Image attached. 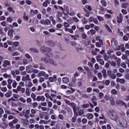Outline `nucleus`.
I'll use <instances>...</instances> for the list:
<instances>
[{"instance_id": "f704fd0d", "label": "nucleus", "mask_w": 129, "mask_h": 129, "mask_svg": "<svg viewBox=\"0 0 129 129\" xmlns=\"http://www.w3.org/2000/svg\"><path fill=\"white\" fill-rule=\"evenodd\" d=\"M105 27L107 30V31H108V32H109L110 33H111V29H110V27H109V26H108V25L105 24Z\"/></svg>"}, {"instance_id": "423d86ee", "label": "nucleus", "mask_w": 129, "mask_h": 129, "mask_svg": "<svg viewBox=\"0 0 129 129\" xmlns=\"http://www.w3.org/2000/svg\"><path fill=\"white\" fill-rule=\"evenodd\" d=\"M40 23L41 24V25H50V24H51V21H50V20L46 19V20H44V19H42L40 21Z\"/></svg>"}, {"instance_id": "5701e85b", "label": "nucleus", "mask_w": 129, "mask_h": 129, "mask_svg": "<svg viewBox=\"0 0 129 129\" xmlns=\"http://www.w3.org/2000/svg\"><path fill=\"white\" fill-rule=\"evenodd\" d=\"M21 121L22 122V123H23V124H25L26 125H28V124H29V120H27V119H22L21 120Z\"/></svg>"}, {"instance_id": "2f4dec72", "label": "nucleus", "mask_w": 129, "mask_h": 129, "mask_svg": "<svg viewBox=\"0 0 129 129\" xmlns=\"http://www.w3.org/2000/svg\"><path fill=\"white\" fill-rule=\"evenodd\" d=\"M11 73L14 77V78H16V77H17V75H16V71H15V70H12L11 71Z\"/></svg>"}, {"instance_id": "c85d7f7f", "label": "nucleus", "mask_w": 129, "mask_h": 129, "mask_svg": "<svg viewBox=\"0 0 129 129\" xmlns=\"http://www.w3.org/2000/svg\"><path fill=\"white\" fill-rule=\"evenodd\" d=\"M40 51H41L42 53H45V52H46V47L44 45L42 46L40 48Z\"/></svg>"}, {"instance_id": "6e6552de", "label": "nucleus", "mask_w": 129, "mask_h": 129, "mask_svg": "<svg viewBox=\"0 0 129 129\" xmlns=\"http://www.w3.org/2000/svg\"><path fill=\"white\" fill-rule=\"evenodd\" d=\"M89 22L90 23H92V22H93L94 24H97V23H98V20H97V19L94 18L93 17H90L89 19Z\"/></svg>"}, {"instance_id": "bb28decb", "label": "nucleus", "mask_w": 129, "mask_h": 129, "mask_svg": "<svg viewBox=\"0 0 129 129\" xmlns=\"http://www.w3.org/2000/svg\"><path fill=\"white\" fill-rule=\"evenodd\" d=\"M25 93H26V95L27 96H30V94H31V93L30 92V89L29 88H26V92H25Z\"/></svg>"}, {"instance_id": "dca6fc26", "label": "nucleus", "mask_w": 129, "mask_h": 129, "mask_svg": "<svg viewBox=\"0 0 129 129\" xmlns=\"http://www.w3.org/2000/svg\"><path fill=\"white\" fill-rule=\"evenodd\" d=\"M57 80V77L54 75L52 77L49 78V82H54V81H56Z\"/></svg>"}, {"instance_id": "c9c22d12", "label": "nucleus", "mask_w": 129, "mask_h": 129, "mask_svg": "<svg viewBox=\"0 0 129 129\" xmlns=\"http://www.w3.org/2000/svg\"><path fill=\"white\" fill-rule=\"evenodd\" d=\"M8 50L9 51H10L11 52H14V51H15V50H16V47L13 46L12 47H9L8 48Z\"/></svg>"}, {"instance_id": "6ab92c4d", "label": "nucleus", "mask_w": 129, "mask_h": 129, "mask_svg": "<svg viewBox=\"0 0 129 129\" xmlns=\"http://www.w3.org/2000/svg\"><path fill=\"white\" fill-rule=\"evenodd\" d=\"M48 112H43L41 113L40 114L39 116L40 117V118H45V116L46 115V114H47Z\"/></svg>"}, {"instance_id": "0eeeda50", "label": "nucleus", "mask_w": 129, "mask_h": 129, "mask_svg": "<svg viewBox=\"0 0 129 129\" xmlns=\"http://www.w3.org/2000/svg\"><path fill=\"white\" fill-rule=\"evenodd\" d=\"M34 69H33V66L29 65L26 67V71L27 72V73H33V70Z\"/></svg>"}, {"instance_id": "a19ab883", "label": "nucleus", "mask_w": 129, "mask_h": 129, "mask_svg": "<svg viewBox=\"0 0 129 129\" xmlns=\"http://www.w3.org/2000/svg\"><path fill=\"white\" fill-rule=\"evenodd\" d=\"M97 62H99L100 65H104V60H103L102 59L99 60Z\"/></svg>"}, {"instance_id": "bf43d9fd", "label": "nucleus", "mask_w": 129, "mask_h": 129, "mask_svg": "<svg viewBox=\"0 0 129 129\" xmlns=\"http://www.w3.org/2000/svg\"><path fill=\"white\" fill-rule=\"evenodd\" d=\"M8 11L10 12H13V14H14V13H15V11L13 10V8H12V7H9L8 8Z\"/></svg>"}, {"instance_id": "052dcab7", "label": "nucleus", "mask_w": 129, "mask_h": 129, "mask_svg": "<svg viewBox=\"0 0 129 129\" xmlns=\"http://www.w3.org/2000/svg\"><path fill=\"white\" fill-rule=\"evenodd\" d=\"M110 66V65L109 64V63L108 62H106L105 64H104V67L105 68H106V69L109 68V67Z\"/></svg>"}, {"instance_id": "ea45409f", "label": "nucleus", "mask_w": 129, "mask_h": 129, "mask_svg": "<svg viewBox=\"0 0 129 129\" xmlns=\"http://www.w3.org/2000/svg\"><path fill=\"white\" fill-rule=\"evenodd\" d=\"M58 118L61 120H65V117L62 114L58 115Z\"/></svg>"}, {"instance_id": "f03ea898", "label": "nucleus", "mask_w": 129, "mask_h": 129, "mask_svg": "<svg viewBox=\"0 0 129 129\" xmlns=\"http://www.w3.org/2000/svg\"><path fill=\"white\" fill-rule=\"evenodd\" d=\"M108 114L112 120H114L115 121H117L118 119V115L115 112V111L111 110H109L108 113Z\"/></svg>"}, {"instance_id": "4d7b16f0", "label": "nucleus", "mask_w": 129, "mask_h": 129, "mask_svg": "<svg viewBox=\"0 0 129 129\" xmlns=\"http://www.w3.org/2000/svg\"><path fill=\"white\" fill-rule=\"evenodd\" d=\"M94 68L96 70H99V65L98 63H95L94 65Z\"/></svg>"}, {"instance_id": "cd10ccee", "label": "nucleus", "mask_w": 129, "mask_h": 129, "mask_svg": "<svg viewBox=\"0 0 129 129\" xmlns=\"http://www.w3.org/2000/svg\"><path fill=\"white\" fill-rule=\"evenodd\" d=\"M5 112L7 114H13V115H16V113L11 112L9 110L5 109Z\"/></svg>"}, {"instance_id": "4c0bfd02", "label": "nucleus", "mask_w": 129, "mask_h": 129, "mask_svg": "<svg viewBox=\"0 0 129 129\" xmlns=\"http://www.w3.org/2000/svg\"><path fill=\"white\" fill-rule=\"evenodd\" d=\"M13 97L15 99H19V98H20V95L18 94H13Z\"/></svg>"}, {"instance_id": "393cba45", "label": "nucleus", "mask_w": 129, "mask_h": 129, "mask_svg": "<svg viewBox=\"0 0 129 129\" xmlns=\"http://www.w3.org/2000/svg\"><path fill=\"white\" fill-rule=\"evenodd\" d=\"M79 37L80 36L78 34H75V35H72V38L76 40H77Z\"/></svg>"}, {"instance_id": "a18cd8bd", "label": "nucleus", "mask_w": 129, "mask_h": 129, "mask_svg": "<svg viewBox=\"0 0 129 129\" xmlns=\"http://www.w3.org/2000/svg\"><path fill=\"white\" fill-rule=\"evenodd\" d=\"M128 6H129V4L128 3H124L122 5L121 7L124 9H126Z\"/></svg>"}, {"instance_id": "4be33fe9", "label": "nucleus", "mask_w": 129, "mask_h": 129, "mask_svg": "<svg viewBox=\"0 0 129 129\" xmlns=\"http://www.w3.org/2000/svg\"><path fill=\"white\" fill-rule=\"evenodd\" d=\"M62 82H63V83H68V82H69V78L68 77L63 78Z\"/></svg>"}, {"instance_id": "69168bd1", "label": "nucleus", "mask_w": 129, "mask_h": 129, "mask_svg": "<svg viewBox=\"0 0 129 129\" xmlns=\"http://www.w3.org/2000/svg\"><path fill=\"white\" fill-rule=\"evenodd\" d=\"M36 76L37 75L35 73H33L31 76V79H35Z\"/></svg>"}, {"instance_id": "e2e57ef3", "label": "nucleus", "mask_w": 129, "mask_h": 129, "mask_svg": "<svg viewBox=\"0 0 129 129\" xmlns=\"http://www.w3.org/2000/svg\"><path fill=\"white\" fill-rule=\"evenodd\" d=\"M31 112L33 114H36V113H37V111L35 110V109H31Z\"/></svg>"}, {"instance_id": "c03bdc74", "label": "nucleus", "mask_w": 129, "mask_h": 129, "mask_svg": "<svg viewBox=\"0 0 129 129\" xmlns=\"http://www.w3.org/2000/svg\"><path fill=\"white\" fill-rule=\"evenodd\" d=\"M71 90H72V91H70V90H68L67 91V93L68 94H69V95H70V94H71V93L72 92H74V91H75V90L74 89L71 88Z\"/></svg>"}, {"instance_id": "79ce46f5", "label": "nucleus", "mask_w": 129, "mask_h": 129, "mask_svg": "<svg viewBox=\"0 0 129 129\" xmlns=\"http://www.w3.org/2000/svg\"><path fill=\"white\" fill-rule=\"evenodd\" d=\"M97 77L99 78V79L101 80V79H102V74H101V73L100 72L98 73L97 74Z\"/></svg>"}, {"instance_id": "ddd939ff", "label": "nucleus", "mask_w": 129, "mask_h": 129, "mask_svg": "<svg viewBox=\"0 0 129 129\" xmlns=\"http://www.w3.org/2000/svg\"><path fill=\"white\" fill-rule=\"evenodd\" d=\"M11 66V62L9 60H4V63L3 64V67H7V66Z\"/></svg>"}, {"instance_id": "680f3d73", "label": "nucleus", "mask_w": 129, "mask_h": 129, "mask_svg": "<svg viewBox=\"0 0 129 129\" xmlns=\"http://www.w3.org/2000/svg\"><path fill=\"white\" fill-rule=\"evenodd\" d=\"M101 4H102V6H103L104 7H106V6L107 5V3H106V2L104 1H102Z\"/></svg>"}, {"instance_id": "473e14b6", "label": "nucleus", "mask_w": 129, "mask_h": 129, "mask_svg": "<svg viewBox=\"0 0 129 129\" xmlns=\"http://www.w3.org/2000/svg\"><path fill=\"white\" fill-rule=\"evenodd\" d=\"M69 11V8H68V7L65 5L63 6V12H66V13H68Z\"/></svg>"}, {"instance_id": "f257e3e1", "label": "nucleus", "mask_w": 129, "mask_h": 129, "mask_svg": "<svg viewBox=\"0 0 129 129\" xmlns=\"http://www.w3.org/2000/svg\"><path fill=\"white\" fill-rule=\"evenodd\" d=\"M45 55L46 56L45 57H42L40 60L41 62H44L45 64L57 66V63L54 61V60L49 58V54L46 53Z\"/></svg>"}, {"instance_id": "4468645a", "label": "nucleus", "mask_w": 129, "mask_h": 129, "mask_svg": "<svg viewBox=\"0 0 129 129\" xmlns=\"http://www.w3.org/2000/svg\"><path fill=\"white\" fill-rule=\"evenodd\" d=\"M71 106H72V107L73 108V109L74 110V112H76V111H77V108H76V104L72 102L71 103Z\"/></svg>"}, {"instance_id": "09e8293b", "label": "nucleus", "mask_w": 129, "mask_h": 129, "mask_svg": "<svg viewBox=\"0 0 129 129\" xmlns=\"http://www.w3.org/2000/svg\"><path fill=\"white\" fill-rule=\"evenodd\" d=\"M63 26L64 28H69L70 27V24L67 22H64L63 24Z\"/></svg>"}, {"instance_id": "aec40b11", "label": "nucleus", "mask_w": 129, "mask_h": 129, "mask_svg": "<svg viewBox=\"0 0 129 129\" xmlns=\"http://www.w3.org/2000/svg\"><path fill=\"white\" fill-rule=\"evenodd\" d=\"M102 73L103 74V77L104 78H106L107 77V75H106V70L105 69H103L102 71Z\"/></svg>"}, {"instance_id": "f8f14e48", "label": "nucleus", "mask_w": 129, "mask_h": 129, "mask_svg": "<svg viewBox=\"0 0 129 129\" xmlns=\"http://www.w3.org/2000/svg\"><path fill=\"white\" fill-rule=\"evenodd\" d=\"M116 81L117 83L119 82L121 84H124L125 83V80H124V79L117 78Z\"/></svg>"}, {"instance_id": "37998d69", "label": "nucleus", "mask_w": 129, "mask_h": 129, "mask_svg": "<svg viewBox=\"0 0 129 129\" xmlns=\"http://www.w3.org/2000/svg\"><path fill=\"white\" fill-rule=\"evenodd\" d=\"M3 118L2 119L3 121H6V119L8 118V114H4L3 115Z\"/></svg>"}, {"instance_id": "f3484780", "label": "nucleus", "mask_w": 129, "mask_h": 129, "mask_svg": "<svg viewBox=\"0 0 129 129\" xmlns=\"http://www.w3.org/2000/svg\"><path fill=\"white\" fill-rule=\"evenodd\" d=\"M123 19V17L122 16V14H119V17L118 18L117 22L119 24L122 22V19Z\"/></svg>"}, {"instance_id": "6e6d98bb", "label": "nucleus", "mask_w": 129, "mask_h": 129, "mask_svg": "<svg viewBox=\"0 0 129 129\" xmlns=\"http://www.w3.org/2000/svg\"><path fill=\"white\" fill-rule=\"evenodd\" d=\"M48 45L50 47H53L54 46V42H53L52 41H49L48 42Z\"/></svg>"}, {"instance_id": "864d4df0", "label": "nucleus", "mask_w": 129, "mask_h": 129, "mask_svg": "<svg viewBox=\"0 0 129 129\" xmlns=\"http://www.w3.org/2000/svg\"><path fill=\"white\" fill-rule=\"evenodd\" d=\"M101 45H103V43L102 44V43H101V42H97V43H96V47H98L99 48L100 47H101Z\"/></svg>"}, {"instance_id": "9d476101", "label": "nucleus", "mask_w": 129, "mask_h": 129, "mask_svg": "<svg viewBox=\"0 0 129 129\" xmlns=\"http://www.w3.org/2000/svg\"><path fill=\"white\" fill-rule=\"evenodd\" d=\"M15 32V30H14V29H10L8 32V35H9V37H10L11 38H13V37H14V35L13 34H14V32Z\"/></svg>"}, {"instance_id": "9b49d317", "label": "nucleus", "mask_w": 129, "mask_h": 129, "mask_svg": "<svg viewBox=\"0 0 129 129\" xmlns=\"http://www.w3.org/2000/svg\"><path fill=\"white\" fill-rule=\"evenodd\" d=\"M36 100L37 101H44L45 100H46V99L45 98V97L44 96H38L36 98Z\"/></svg>"}, {"instance_id": "b1692460", "label": "nucleus", "mask_w": 129, "mask_h": 129, "mask_svg": "<svg viewBox=\"0 0 129 129\" xmlns=\"http://www.w3.org/2000/svg\"><path fill=\"white\" fill-rule=\"evenodd\" d=\"M12 91H9L5 94L6 97H11L12 96Z\"/></svg>"}, {"instance_id": "72a5a7b5", "label": "nucleus", "mask_w": 129, "mask_h": 129, "mask_svg": "<svg viewBox=\"0 0 129 129\" xmlns=\"http://www.w3.org/2000/svg\"><path fill=\"white\" fill-rule=\"evenodd\" d=\"M110 102L111 105H114V103H115V102H114V99H113V98L112 97H110Z\"/></svg>"}, {"instance_id": "a211bd4d", "label": "nucleus", "mask_w": 129, "mask_h": 129, "mask_svg": "<svg viewBox=\"0 0 129 129\" xmlns=\"http://www.w3.org/2000/svg\"><path fill=\"white\" fill-rule=\"evenodd\" d=\"M93 117H94V115L92 113H88L87 114V118L88 119H93Z\"/></svg>"}, {"instance_id": "8fccbe9b", "label": "nucleus", "mask_w": 129, "mask_h": 129, "mask_svg": "<svg viewBox=\"0 0 129 129\" xmlns=\"http://www.w3.org/2000/svg\"><path fill=\"white\" fill-rule=\"evenodd\" d=\"M104 96V95L103 94V93H100L99 94V97L100 99H102Z\"/></svg>"}, {"instance_id": "49530a36", "label": "nucleus", "mask_w": 129, "mask_h": 129, "mask_svg": "<svg viewBox=\"0 0 129 129\" xmlns=\"http://www.w3.org/2000/svg\"><path fill=\"white\" fill-rule=\"evenodd\" d=\"M116 76H117V77H122L123 75L121 73L118 72L116 74Z\"/></svg>"}, {"instance_id": "338daca9", "label": "nucleus", "mask_w": 129, "mask_h": 129, "mask_svg": "<svg viewBox=\"0 0 129 129\" xmlns=\"http://www.w3.org/2000/svg\"><path fill=\"white\" fill-rule=\"evenodd\" d=\"M82 123H83L84 124L86 123L87 122V119L84 118L82 120Z\"/></svg>"}, {"instance_id": "7c9ffc66", "label": "nucleus", "mask_w": 129, "mask_h": 129, "mask_svg": "<svg viewBox=\"0 0 129 129\" xmlns=\"http://www.w3.org/2000/svg\"><path fill=\"white\" fill-rule=\"evenodd\" d=\"M48 4L50 5V2L48 0H47L45 2H44L42 5H43V7H47Z\"/></svg>"}, {"instance_id": "a878e982", "label": "nucleus", "mask_w": 129, "mask_h": 129, "mask_svg": "<svg viewBox=\"0 0 129 129\" xmlns=\"http://www.w3.org/2000/svg\"><path fill=\"white\" fill-rule=\"evenodd\" d=\"M111 79H113V80H114V79H116V75L114 74H112L110 76H109Z\"/></svg>"}, {"instance_id": "0e129e2a", "label": "nucleus", "mask_w": 129, "mask_h": 129, "mask_svg": "<svg viewBox=\"0 0 129 129\" xmlns=\"http://www.w3.org/2000/svg\"><path fill=\"white\" fill-rule=\"evenodd\" d=\"M28 87H32L33 86V83L32 82L29 81L27 85Z\"/></svg>"}, {"instance_id": "603ef678", "label": "nucleus", "mask_w": 129, "mask_h": 129, "mask_svg": "<svg viewBox=\"0 0 129 129\" xmlns=\"http://www.w3.org/2000/svg\"><path fill=\"white\" fill-rule=\"evenodd\" d=\"M1 90L3 92H7V91H8V89L6 87H4L1 88Z\"/></svg>"}, {"instance_id": "412c9836", "label": "nucleus", "mask_w": 129, "mask_h": 129, "mask_svg": "<svg viewBox=\"0 0 129 129\" xmlns=\"http://www.w3.org/2000/svg\"><path fill=\"white\" fill-rule=\"evenodd\" d=\"M29 50L31 52H33V53H39V50H38L36 48H30Z\"/></svg>"}, {"instance_id": "13d9d810", "label": "nucleus", "mask_w": 129, "mask_h": 129, "mask_svg": "<svg viewBox=\"0 0 129 129\" xmlns=\"http://www.w3.org/2000/svg\"><path fill=\"white\" fill-rule=\"evenodd\" d=\"M101 55L100 54H98L97 56H96V59H97V61H99V60L101 59Z\"/></svg>"}, {"instance_id": "3c124183", "label": "nucleus", "mask_w": 129, "mask_h": 129, "mask_svg": "<svg viewBox=\"0 0 129 129\" xmlns=\"http://www.w3.org/2000/svg\"><path fill=\"white\" fill-rule=\"evenodd\" d=\"M84 114V111L83 110H80L79 111V115H80V116H82V115H83Z\"/></svg>"}, {"instance_id": "e433bc0d", "label": "nucleus", "mask_w": 129, "mask_h": 129, "mask_svg": "<svg viewBox=\"0 0 129 129\" xmlns=\"http://www.w3.org/2000/svg\"><path fill=\"white\" fill-rule=\"evenodd\" d=\"M3 77L4 78H11V75H8V74L6 73L3 75Z\"/></svg>"}, {"instance_id": "20e7f679", "label": "nucleus", "mask_w": 129, "mask_h": 129, "mask_svg": "<svg viewBox=\"0 0 129 129\" xmlns=\"http://www.w3.org/2000/svg\"><path fill=\"white\" fill-rule=\"evenodd\" d=\"M119 122L121 125L124 126V127H126V124L127 123L126 122V120L123 118L119 119Z\"/></svg>"}, {"instance_id": "7ed1b4c3", "label": "nucleus", "mask_w": 129, "mask_h": 129, "mask_svg": "<svg viewBox=\"0 0 129 129\" xmlns=\"http://www.w3.org/2000/svg\"><path fill=\"white\" fill-rule=\"evenodd\" d=\"M121 59L120 58H118L116 60V62L114 61H112L110 62V65L113 68H119L120 67V65H121Z\"/></svg>"}, {"instance_id": "de8ad7c7", "label": "nucleus", "mask_w": 129, "mask_h": 129, "mask_svg": "<svg viewBox=\"0 0 129 129\" xmlns=\"http://www.w3.org/2000/svg\"><path fill=\"white\" fill-rule=\"evenodd\" d=\"M19 100L23 103H26V99H25V98H24L23 97H20L19 98Z\"/></svg>"}, {"instance_id": "1a4fd4ad", "label": "nucleus", "mask_w": 129, "mask_h": 129, "mask_svg": "<svg viewBox=\"0 0 129 129\" xmlns=\"http://www.w3.org/2000/svg\"><path fill=\"white\" fill-rule=\"evenodd\" d=\"M22 81H31V78L29 75H26L25 77H22Z\"/></svg>"}, {"instance_id": "c756f323", "label": "nucleus", "mask_w": 129, "mask_h": 129, "mask_svg": "<svg viewBox=\"0 0 129 129\" xmlns=\"http://www.w3.org/2000/svg\"><path fill=\"white\" fill-rule=\"evenodd\" d=\"M5 113V111L3 108L0 107V117H3V114Z\"/></svg>"}, {"instance_id": "2eb2a0df", "label": "nucleus", "mask_w": 129, "mask_h": 129, "mask_svg": "<svg viewBox=\"0 0 129 129\" xmlns=\"http://www.w3.org/2000/svg\"><path fill=\"white\" fill-rule=\"evenodd\" d=\"M116 103H117V104H120L121 105H124L125 107H127L125 103L122 101V100H118L116 101Z\"/></svg>"}, {"instance_id": "39448f33", "label": "nucleus", "mask_w": 129, "mask_h": 129, "mask_svg": "<svg viewBox=\"0 0 129 129\" xmlns=\"http://www.w3.org/2000/svg\"><path fill=\"white\" fill-rule=\"evenodd\" d=\"M37 76L38 77H41V76H44L46 78H48V77H49V75L45 73V72L41 71V72H40L37 75Z\"/></svg>"}, {"instance_id": "58836bf2", "label": "nucleus", "mask_w": 129, "mask_h": 129, "mask_svg": "<svg viewBox=\"0 0 129 129\" xmlns=\"http://www.w3.org/2000/svg\"><path fill=\"white\" fill-rule=\"evenodd\" d=\"M82 39H84V40H86V39H87V35H86V34H85V33H83L82 34Z\"/></svg>"}, {"instance_id": "774afa93", "label": "nucleus", "mask_w": 129, "mask_h": 129, "mask_svg": "<svg viewBox=\"0 0 129 129\" xmlns=\"http://www.w3.org/2000/svg\"><path fill=\"white\" fill-rule=\"evenodd\" d=\"M125 79L126 80H129V74H126L125 75Z\"/></svg>"}, {"instance_id": "5fc2aeb1", "label": "nucleus", "mask_w": 129, "mask_h": 129, "mask_svg": "<svg viewBox=\"0 0 129 129\" xmlns=\"http://www.w3.org/2000/svg\"><path fill=\"white\" fill-rule=\"evenodd\" d=\"M51 51H52V48L49 47H46L45 52H51Z\"/></svg>"}]
</instances>
